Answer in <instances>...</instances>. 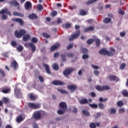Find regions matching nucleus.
I'll return each instance as SVG.
<instances>
[{"mask_svg": "<svg viewBox=\"0 0 128 128\" xmlns=\"http://www.w3.org/2000/svg\"><path fill=\"white\" fill-rule=\"evenodd\" d=\"M99 53L103 56H114L116 54V50L114 48H110V51L107 50L106 48H102L100 50Z\"/></svg>", "mask_w": 128, "mask_h": 128, "instance_id": "obj_1", "label": "nucleus"}, {"mask_svg": "<svg viewBox=\"0 0 128 128\" xmlns=\"http://www.w3.org/2000/svg\"><path fill=\"white\" fill-rule=\"evenodd\" d=\"M59 107L60 109L57 111L58 114H64L68 110V104H66V102H60L59 104Z\"/></svg>", "mask_w": 128, "mask_h": 128, "instance_id": "obj_2", "label": "nucleus"}, {"mask_svg": "<svg viewBox=\"0 0 128 128\" xmlns=\"http://www.w3.org/2000/svg\"><path fill=\"white\" fill-rule=\"evenodd\" d=\"M26 30L24 29H20L18 32V30H16L14 32L15 36L17 38H20L22 36H24L26 34Z\"/></svg>", "mask_w": 128, "mask_h": 128, "instance_id": "obj_3", "label": "nucleus"}, {"mask_svg": "<svg viewBox=\"0 0 128 128\" xmlns=\"http://www.w3.org/2000/svg\"><path fill=\"white\" fill-rule=\"evenodd\" d=\"M14 92L17 98H22V92L20 89H18V88H14Z\"/></svg>", "mask_w": 128, "mask_h": 128, "instance_id": "obj_4", "label": "nucleus"}, {"mask_svg": "<svg viewBox=\"0 0 128 128\" xmlns=\"http://www.w3.org/2000/svg\"><path fill=\"white\" fill-rule=\"evenodd\" d=\"M75 69L74 68H70L67 69H66L64 71H63V74L64 76H70L72 73V72Z\"/></svg>", "mask_w": 128, "mask_h": 128, "instance_id": "obj_5", "label": "nucleus"}, {"mask_svg": "<svg viewBox=\"0 0 128 128\" xmlns=\"http://www.w3.org/2000/svg\"><path fill=\"white\" fill-rule=\"evenodd\" d=\"M28 106L30 108H32L33 110H36L38 108H40V104H34L32 102H29L28 104Z\"/></svg>", "mask_w": 128, "mask_h": 128, "instance_id": "obj_6", "label": "nucleus"}, {"mask_svg": "<svg viewBox=\"0 0 128 128\" xmlns=\"http://www.w3.org/2000/svg\"><path fill=\"white\" fill-rule=\"evenodd\" d=\"M80 36V30H78L76 31V34H74L72 36H70L69 38L70 42L74 40V38H78Z\"/></svg>", "mask_w": 128, "mask_h": 128, "instance_id": "obj_7", "label": "nucleus"}, {"mask_svg": "<svg viewBox=\"0 0 128 128\" xmlns=\"http://www.w3.org/2000/svg\"><path fill=\"white\" fill-rule=\"evenodd\" d=\"M108 78L110 82H118L120 80V79L118 78V76L112 74L110 75L108 77Z\"/></svg>", "mask_w": 128, "mask_h": 128, "instance_id": "obj_8", "label": "nucleus"}, {"mask_svg": "<svg viewBox=\"0 0 128 128\" xmlns=\"http://www.w3.org/2000/svg\"><path fill=\"white\" fill-rule=\"evenodd\" d=\"M67 88L69 90H70L71 92H74L78 88V87L76 84L68 85Z\"/></svg>", "mask_w": 128, "mask_h": 128, "instance_id": "obj_9", "label": "nucleus"}, {"mask_svg": "<svg viewBox=\"0 0 128 128\" xmlns=\"http://www.w3.org/2000/svg\"><path fill=\"white\" fill-rule=\"evenodd\" d=\"M34 120H40L42 116V114L40 112H36L33 114Z\"/></svg>", "mask_w": 128, "mask_h": 128, "instance_id": "obj_10", "label": "nucleus"}, {"mask_svg": "<svg viewBox=\"0 0 128 128\" xmlns=\"http://www.w3.org/2000/svg\"><path fill=\"white\" fill-rule=\"evenodd\" d=\"M52 84H53L54 86H64V84L60 80H55L52 82Z\"/></svg>", "mask_w": 128, "mask_h": 128, "instance_id": "obj_11", "label": "nucleus"}, {"mask_svg": "<svg viewBox=\"0 0 128 128\" xmlns=\"http://www.w3.org/2000/svg\"><path fill=\"white\" fill-rule=\"evenodd\" d=\"M10 66L14 68L15 70H16L17 68H18V62H16V61L14 60L11 62Z\"/></svg>", "mask_w": 128, "mask_h": 128, "instance_id": "obj_12", "label": "nucleus"}, {"mask_svg": "<svg viewBox=\"0 0 128 128\" xmlns=\"http://www.w3.org/2000/svg\"><path fill=\"white\" fill-rule=\"evenodd\" d=\"M12 20L16 22H18L20 26H24V20L20 18H14L12 19Z\"/></svg>", "mask_w": 128, "mask_h": 128, "instance_id": "obj_13", "label": "nucleus"}, {"mask_svg": "<svg viewBox=\"0 0 128 128\" xmlns=\"http://www.w3.org/2000/svg\"><path fill=\"white\" fill-rule=\"evenodd\" d=\"M1 92L3 94H8V92H10V88L3 87L1 88Z\"/></svg>", "mask_w": 128, "mask_h": 128, "instance_id": "obj_14", "label": "nucleus"}, {"mask_svg": "<svg viewBox=\"0 0 128 128\" xmlns=\"http://www.w3.org/2000/svg\"><path fill=\"white\" fill-rule=\"evenodd\" d=\"M42 66H44L45 67V69L47 74H51L50 70V66H48V64H46L44 63L42 64Z\"/></svg>", "mask_w": 128, "mask_h": 128, "instance_id": "obj_15", "label": "nucleus"}, {"mask_svg": "<svg viewBox=\"0 0 128 128\" xmlns=\"http://www.w3.org/2000/svg\"><path fill=\"white\" fill-rule=\"evenodd\" d=\"M24 120V118H22V114H20L16 118V122H18V124H20L22 120Z\"/></svg>", "mask_w": 128, "mask_h": 128, "instance_id": "obj_16", "label": "nucleus"}, {"mask_svg": "<svg viewBox=\"0 0 128 128\" xmlns=\"http://www.w3.org/2000/svg\"><path fill=\"white\" fill-rule=\"evenodd\" d=\"M94 30V27L92 26H89L88 28H84V32H92Z\"/></svg>", "mask_w": 128, "mask_h": 128, "instance_id": "obj_17", "label": "nucleus"}, {"mask_svg": "<svg viewBox=\"0 0 128 128\" xmlns=\"http://www.w3.org/2000/svg\"><path fill=\"white\" fill-rule=\"evenodd\" d=\"M24 8L26 10L32 8V3H30V2H26L25 4Z\"/></svg>", "mask_w": 128, "mask_h": 128, "instance_id": "obj_18", "label": "nucleus"}, {"mask_svg": "<svg viewBox=\"0 0 128 128\" xmlns=\"http://www.w3.org/2000/svg\"><path fill=\"white\" fill-rule=\"evenodd\" d=\"M58 48H60V43H58L55 45H53L50 48V50L51 52H54V50H55L58 49Z\"/></svg>", "mask_w": 128, "mask_h": 128, "instance_id": "obj_19", "label": "nucleus"}, {"mask_svg": "<svg viewBox=\"0 0 128 128\" xmlns=\"http://www.w3.org/2000/svg\"><path fill=\"white\" fill-rule=\"evenodd\" d=\"M13 16H20V18H24V15L23 14L16 11L13 12Z\"/></svg>", "mask_w": 128, "mask_h": 128, "instance_id": "obj_20", "label": "nucleus"}, {"mask_svg": "<svg viewBox=\"0 0 128 128\" xmlns=\"http://www.w3.org/2000/svg\"><path fill=\"white\" fill-rule=\"evenodd\" d=\"M27 46H28L30 48H31L32 52H36V46L34 45L32 42L28 43Z\"/></svg>", "mask_w": 128, "mask_h": 128, "instance_id": "obj_21", "label": "nucleus"}, {"mask_svg": "<svg viewBox=\"0 0 128 128\" xmlns=\"http://www.w3.org/2000/svg\"><path fill=\"white\" fill-rule=\"evenodd\" d=\"M10 4H12V6H20V4H18L16 0L10 1Z\"/></svg>", "mask_w": 128, "mask_h": 128, "instance_id": "obj_22", "label": "nucleus"}, {"mask_svg": "<svg viewBox=\"0 0 128 128\" xmlns=\"http://www.w3.org/2000/svg\"><path fill=\"white\" fill-rule=\"evenodd\" d=\"M80 104H88V100L86 98L82 99L79 101Z\"/></svg>", "mask_w": 128, "mask_h": 128, "instance_id": "obj_23", "label": "nucleus"}, {"mask_svg": "<svg viewBox=\"0 0 128 128\" xmlns=\"http://www.w3.org/2000/svg\"><path fill=\"white\" fill-rule=\"evenodd\" d=\"M28 18L30 20H36V18H38V16H36V14L33 13L29 15Z\"/></svg>", "mask_w": 128, "mask_h": 128, "instance_id": "obj_24", "label": "nucleus"}, {"mask_svg": "<svg viewBox=\"0 0 128 128\" xmlns=\"http://www.w3.org/2000/svg\"><path fill=\"white\" fill-rule=\"evenodd\" d=\"M80 50V52L84 54H88V50L86 48H81Z\"/></svg>", "mask_w": 128, "mask_h": 128, "instance_id": "obj_25", "label": "nucleus"}, {"mask_svg": "<svg viewBox=\"0 0 128 128\" xmlns=\"http://www.w3.org/2000/svg\"><path fill=\"white\" fill-rule=\"evenodd\" d=\"M94 40L95 41V42L96 44V46L97 47H99L100 46V39H98V38H96Z\"/></svg>", "mask_w": 128, "mask_h": 128, "instance_id": "obj_26", "label": "nucleus"}, {"mask_svg": "<svg viewBox=\"0 0 128 128\" xmlns=\"http://www.w3.org/2000/svg\"><path fill=\"white\" fill-rule=\"evenodd\" d=\"M28 38H30V35L26 34L23 36V40L24 42H28Z\"/></svg>", "mask_w": 128, "mask_h": 128, "instance_id": "obj_27", "label": "nucleus"}, {"mask_svg": "<svg viewBox=\"0 0 128 128\" xmlns=\"http://www.w3.org/2000/svg\"><path fill=\"white\" fill-rule=\"evenodd\" d=\"M2 100L4 104H10V99L6 97L3 98Z\"/></svg>", "mask_w": 128, "mask_h": 128, "instance_id": "obj_28", "label": "nucleus"}, {"mask_svg": "<svg viewBox=\"0 0 128 128\" xmlns=\"http://www.w3.org/2000/svg\"><path fill=\"white\" fill-rule=\"evenodd\" d=\"M110 114H114L116 112V108H112L109 110Z\"/></svg>", "mask_w": 128, "mask_h": 128, "instance_id": "obj_29", "label": "nucleus"}, {"mask_svg": "<svg viewBox=\"0 0 128 128\" xmlns=\"http://www.w3.org/2000/svg\"><path fill=\"white\" fill-rule=\"evenodd\" d=\"M111 21H112V19L108 18H104L103 20L104 24H108V22H110Z\"/></svg>", "mask_w": 128, "mask_h": 128, "instance_id": "obj_30", "label": "nucleus"}, {"mask_svg": "<svg viewBox=\"0 0 128 128\" xmlns=\"http://www.w3.org/2000/svg\"><path fill=\"white\" fill-rule=\"evenodd\" d=\"M82 112L84 116H90V114L88 110H82Z\"/></svg>", "mask_w": 128, "mask_h": 128, "instance_id": "obj_31", "label": "nucleus"}, {"mask_svg": "<svg viewBox=\"0 0 128 128\" xmlns=\"http://www.w3.org/2000/svg\"><path fill=\"white\" fill-rule=\"evenodd\" d=\"M95 88L96 90H99V92H102V86L96 85L95 86Z\"/></svg>", "mask_w": 128, "mask_h": 128, "instance_id": "obj_32", "label": "nucleus"}, {"mask_svg": "<svg viewBox=\"0 0 128 128\" xmlns=\"http://www.w3.org/2000/svg\"><path fill=\"white\" fill-rule=\"evenodd\" d=\"M110 88L108 86H102V92H104V90H110Z\"/></svg>", "mask_w": 128, "mask_h": 128, "instance_id": "obj_33", "label": "nucleus"}, {"mask_svg": "<svg viewBox=\"0 0 128 128\" xmlns=\"http://www.w3.org/2000/svg\"><path fill=\"white\" fill-rule=\"evenodd\" d=\"M122 96L124 98H126L128 96V92L126 90H124L122 92Z\"/></svg>", "mask_w": 128, "mask_h": 128, "instance_id": "obj_34", "label": "nucleus"}, {"mask_svg": "<svg viewBox=\"0 0 128 128\" xmlns=\"http://www.w3.org/2000/svg\"><path fill=\"white\" fill-rule=\"evenodd\" d=\"M80 14V16H86V10L81 9L79 11Z\"/></svg>", "mask_w": 128, "mask_h": 128, "instance_id": "obj_35", "label": "nucleus"}, {"mask_svg": "<svg viewBox=\"0 0 128 128\" xmlns=\"http://www.w3.org/2000/svg\"><path fill=\"white\" fill-rule=\"evenodd\" d=\"M52 68L54 70H58L59 68L58 65L57 64H52Z\"/></svg>", "mask_w": 128, "mask_h": 128, "instance_id": "obj_36", "label": "nucleus"}, {"mask_svg": "<svg viewBox=\"0 0 128 128\" xmlns=\"http://www.w3.org/2000/svg\"><path fill=\"white\" fill-rule=\"evenodd\" d=\"M98 2V0H90L86 2V4L88 6L92 4H94V2Z\"/></svg>", "mask_w": 128, "mask_h": 128, "instance_id": "obj_37", "label": "nucleus"}, {"mask_svg": "<svg viewBox=\"0 0 128 128\" xmlns=\"http://www.w3.org/2000/svg\"><path fill=\"white\" fill-rule=\"evenodd\" d=\"M29 98L32 100H36V96H34L32 94H29Z\"/></svg>", "mask_w": 128, "mask_h": 128, "instance_id": "obj_38", "label": "nucleus"}, {"mask_svg": "<svg viewBox=\"0 0 128 128\" xmlns=\"http://www.w3.org/2000/svg\"><path fill=\"white\" fill-rule=\"evenodd\" d=\"M63 28H70V23H66L64 24H63L62 26Z\"/></svg>", "mask_w": 128, "mask_h": 128, "instance_id": "obj_39", "label": "nucleus"}, {"mask_svg": "<svg viewBox=\"0 0 128 128\" xmlns=\"http://www.w3.org/2000/svg\"><path fill=\"white\" fill-rule=\"evenodd\" d=\"M42 36L45 38H50V36L46 32H43Z\"/></svg>", "mask_w": 128, "mask_h": 128, "instance_id": "obj_40", "label": "nucleus"}, {"mask_svg": "<svg viewBox=\"0 0 128 128\" xmlns=\"http://www.w3.org/2000/svg\"><path fill=\"white\" fill-rule=\"evenodd\" d=\"M90 128H96V122H91L90 125Z\"/></svg>", "mask_w": 128, "mask_h": 128, "instance_id": "obj_41", "label": "nucleus"}, {"mask_svg": "<svg viewBox=\"0 0 128 128\" xmlns=\"http://www.w3.org/2000/svg\"><path fill=\"white\" fill-rule=\"evenodd\" d=\"M57 90L60 92V94H68V91H66L62 89H57Z\"/></svg>", "mask_w": 128, "mask_h": 128, "instance_id": "obj_42", "label": "nucleus"}, {"mask_svg": "<svg viewBox=\"0 0 128 128\" xmlns=\"http://www.w3.org/2000/svg\"><path fill=\"white\" fill-rule=\"evenodd\" d=\"M16 50L18 52H22V50H24V47L20 45L19 46L16 48Z\"/></svg>", "mask_w": 128, "mask_h": 128, "instance_id": "obj_43", "label": "nucleus"}, {"mask_svg": "<svg viewBox=\"0 0 128 128\" xmlns=\"http://www.w3.org/2000/svg\"><path fill=\"white\" fill-rule=\"evenodd\" d=\"M89 106H90V108H98V106L97 104H89Z\"/></svg>", "mask_w": 128, "mask_h": 128, "instance_id": "obj_44", "label": "nucleus"}, {"mask_svg": "<svg viewBox=\"0 0 128 128\" xmlns=\"http://www.w3.org/2000/svg\"><path fill=\"white\" fill-rule=\"evenodd\" d=\"M98 106H99V108H100V110H104V108H105L104 104L102 102L98 104Z\"/></svg>", "mask_w": 128, "mask_h": 128, "instance_id": "obj_45", "label": "nucleus"}, {"mask_svg": "<svg viewBox=\"0 0 128 128\" xmlns=\"http://www.w3.org/2000/svg\"><path fill=\"white\" fill-rule=\"evenodd\" d=\"M31 42L32 44H36V42H38V38L35 37H33L31 39Z\"/></svg>", "mask_w": 128, "mask_h": 128, "instance_id": "obj_46", "label": "nucleus"}, {"mask_svg": "<svg viewBox=\"0 0 128 128\" xmlns=\"http://www.w3.org/2000/svg\"><path fill=\"white\" fill-rule=\"evenodd\" d=\"M0 74H2V76L3 78H4L6 76V73L4 72V71L2 70V69L0 68Z\"/></svg>", "mask_w": 128, "mask_h": 128, "instance_id": "obj_47", "label": "nucleus"}, {"mask_svg": "<svg viewBox=\"0 0 128 128\" xmlns=\"http://www.w3.org/2000/svg\"><path fill=\"white\" fill-rule=\"evenodd\" d=\"M38 80H40V82H44V77H42V76H38Z\"/></svg>", "mask_w": 128, "mask_h": 128, "instance_id": "obj_48", "label": "nucleus"}, {"mask_svg": "<svg viewBox=\"0 0 128 128\" xmlns=\"http://www.w3.org/2000/svg\"><path fill=\"white\" fill-rule=\"evenodd\" d=\"M118 14H121V16H124V14L126 13L124 12V10L120 8L118 11Z\"/></svg>", "mask_w": 128, "mask_h": 128, "instance_id": "obj_49", "label": "nucleus"}, {"mask_svg": "<svg viewBox=\"0 0 128 128\" xmlns=\"http://www.w3.org/2000/svg\"><path fill=\"white\" fill-rule=\"evenodd\" d=\"M117 106H120L122 107V106H124V102H122V100H120L117 102Z\"/></svg>", "mask_w": 128, "mask_h": 128, "instance_id": "obj_50", "label": "nucleus"}, {"mask_svg": "<svg viewBox=\"0 0 128 128\" xmlns=\"http://www.w3.org/2000/svg\"><path fill=\"white\" fill-rule=\"evenodd\" d=\"M94 39L90 38L87 40V44H92V42H94Z\"/></svg>", "mask_w": 128, "mask_h": 128, "instance_id": "obj_51", "label": "nucleus"}, {"mask_svg": "<svg viewBox=\"0 0 128 128\" xmlns=\"http://www.w3.org/2000/svg\"><path fill=\"white\" fill-rule=\"evenodd\" d=\"M43 8H44V7L42 6V5L41 4H38L37 6V8H38V10H42Z\"/></svg>", "mask_w": 128, "mask_h": 128, "instance_id": "obj_52", "label": "nucleus"}, {"mask_svg": "<svg viewBox=\"0 0 128 128\" xmlns=\"http://www.w3.org/2000/svg\"><path fill=\"white\" fill-rule=\"evenodd\" d=\"M90 58V56H88V54H84L82 56V60H87V58Z\"/></svg>", "mask_w": 128, "mask_h": 128, "instance_id": "obj_53", "label": "nucleus"}, {"mask_svg": "<svg viewBox=\"0 0 128 128\" xmlns=\"http://www.w3.org/2000/svg\"><path fill=\"white\" fill-rule=\"evenodd\" d=\"M60 58L62 62H64L66 60V54H61Z\"/></svg>", "mask_w": 128, "mask_h": 128, "instance_id": "obj_54", "label": "nucleus"}, {"mask_svg": "<svg viewBox=\"0 0 128 128\" xmlns=\"http://www.w3.org/2000/svg\"><path fill=\"white\" fill-rule=\"evenodd\" d=\"M100 116V112H98L96 114H94L93 116V118H98Z\"/></svg>", "mask_w": 128, "mask_h": 128, "instance_id": "obj_55", "label": "nucleus"}, {"mask_svg": "<svg viewBox=\"0 0 128 128\" xmlns=\"http://www.w3.org/2000/svg\"><path fill=\"white\" fill-rule=\"evenodd\" d=\"M107 100H108V98H104V99L102 98H99V102H107Z\"/></svg>", "mask_w": 128, "mask_h": 128, "instance_id": "obj_56", "label": "nucleus"}, {"mask_svg": "<svg viewBox=\"0 0 128 128\" xmlns=\"http://www.w3.org/2000/svg\"><path fill=\"white\" fill-rule=\"evenodd\" d=\"M11 46H13V48H16V41L13 40L11 42Z\"/></svg>", "mask_w": 128, "mask_h": 128, "instance_id": "obj_57", "label": "nucleus"}, {"mask_svg": "<svg viewBox=\"0 0 128 128\" xmlns=\"http://www.w3.org/2000/svg\"><path fill=\"white\" fill-rule=\"evenodd\" d=\"M56 14H58V12L56 10H54L51 13L50 16H56Z\"/></svg>", "mask_w": 128, "mask_h": 128, "instance_id": "obj_58", "label": "nucleus"}, {"mask_svg": "<svg viewBox=\"0 0 128 128\" xmlns=\"http://www.w3.org/2000/svg\"><path fill=\"white\" fill-rule=\"evenodd\" d=\"M73 46H74V44L71 43L66 47V48L68 50H70V48H72Z\"/></svg>", "mask_w": 128, "mask_h": 128, "instance_id": "obj_59", "label": "nucleus"}, {"mask_svg": "<svg viewBox=\"0 0 128 128\" xmlns=\"http://www.w3.org/2000/svg\"><path fill=\"white\" fill-rule=\"evenodd\" d=\"M124 68H126V63H123V64H121V65L120 66V70H124Z\"/></svg>", "mask_w": 128, "mask_h": 128, "instance_id": "obj_60", "label": "nucleus"}, {"mask_svg": "<svg viewBox=\"0 0 128 128\" xmlns=\"http://www.w3.org/2000/svg\"><path fill=\"white\" fill-rule=\"evenodd\" d=\"M126 112V110L124 108H121L119 109V113L120 114H124Z\"/></svg>", "mask_w": 128, "mask_h": 128, "instance_id": "obj_61", "label": "nucleus"}, {"mask_svg": "<svg viewBox=\"0 0 128 128\" xmlns=\"http://www.w3.org/2000/svg\"><path fill=\"white\" fill-rule=\"evenodd\" d=\"M67 56H68V58H73L74 54L72 52H69L67 54Z\"/></svg>", "mask_w": 128, "mask_h": 128, "instance_id": "obj_62", "label": "nucleus"}, {"mask_svg": "<svg viewBox=\"0 0 128 128\" xmlns=\"http://www.w3.org/2000/svg\"><path fill=\"white\" fill-rule=\"evenodd\" d=\"M6 9H4V10H2L0 12V14H6Z\"/></svg>", "mask_w": 128, "mask_h": 128, "instance_id": "obj_63", "label": "nucleus"}, {"mask_svg": "<svg viewBox=\"0 0 128 128\" xmlns=\"http://www.w3.org/2000/svg\"><path fill=\"white\" fill-rule=\"evenodd\" d=\"M94 74H95V76H98L100 74V71L98 70H94Z\"/></svg>", "mask_w": 128, "mask_h": 128, "instance_id": "obj_64", "label": "nucleus"}]
</instances>
